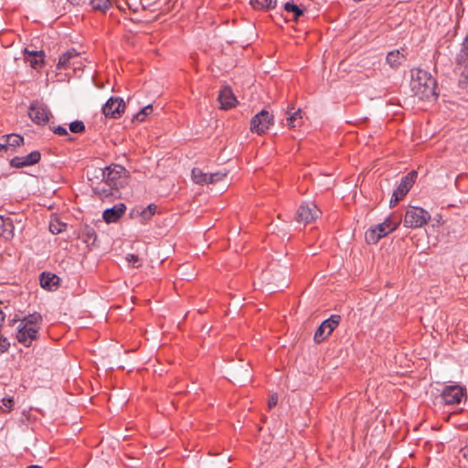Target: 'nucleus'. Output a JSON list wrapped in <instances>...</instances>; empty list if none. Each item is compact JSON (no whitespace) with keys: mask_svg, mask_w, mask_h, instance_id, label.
I'll use <instances>...</instances> for the list:
<instances>
[{"mask_svg":"<svg viewBox=\"0 0 468 468\" xmlns=\"http://www.w3.org/2000/svg\"><path fill=\"white\" fill-rule=\"evenodd\" d=\"M418 176V173L415 170L410 171L405 176H403L400 180V183L397 186V188L393 191L391 199H390V207L396 206L403 197L409 193L410 189L412 187Z\"/></svg>","mask_w":468,"mask_h":468,"instance_id":"6","label":"nucleus"},{"mask_svg":"<svg viewBox=\"0 0 468 468\" xmlns=\"http://www.w3.org/2000/svg\"><path fill=\"white\" fill-rule=\"evenodd\" d=\"M399 225V220L394 219L392 217H388L384 220V222L371 227L366 232V241L368 244H376L381 238L386 237L389 233L393 232Z\"/></svg>","mask_w":468,"mask_h":468,"instance_id":"4","label":"nucleus"},{"mask_svg":"<svg viewBox=\"0 0 468 468\" xmlns=\"http://www.w3.org/2000/svg\"><path fill=\"white\" fill-rule=\"evenodd\" d=\"M284 9L287 12L293 13V16H294L295 19H298L303 14V9H301L298 5H294L293 3H291V2H287L284 5Z\"/></svg>","mask_w":468,"mask_h":468,"instance_id":"28","label":"nucleus"},{"mask_svg":"<svg viewBox=\"0 0 468 468\" xmlns=\"http://www.w3.org/2000/svg\"><path fill=\"white\" fill-rule=\"evenodd\" d=\"M250 5L254 9H273L276 6V0H250Z\"/></svg>","mask_w":468,"mask_h":468,"instance_id":"24","label":"nucleus"},{"mask_svg":"<svg viewBox=\"0 0 468 468\" xmlns=\"http://www.w3.org/2000/svg\"><path fill=\"white\" fill-rule=\"evenodd\" d=\"M454 72L462 78L460 81L468 80V36L464 38L462 48L456 55Z\"/></svg>","mask_w":468,"mask_h":468,"instance_id":"9","label":"nucleus"},{"mask_svg":"<svg viewBox=\"0 0 468 468\" xmlns=\"http://www.w3.org/2000/svg\"><path fill=\"white\" fill-rule=\"evenodd\" d=\"M42 321V315L37 312L21 319L16 328L17 341L25 346H30L32 342L37 338Z\"/></svg>","mask_w":468,"mask_h":468,"instance_id":"3","label":"nucleus"},{"mask_svg":"<svg viewBox=\"0 0 468 468\" xmlns=\"http://www.w3.org/2000/svg\"><path fill=\"white\" fill-rule=\"evenodd\" d=\"M28 115L36 124L45 125L48 122L51 112L46 105L33 101L29 106Z\"/></svg>","mask_w":468,"mask_h":468,"instance_id":"11","label":"nucleus"},{"mask_svg":"<svg viewBox=\"0 0 468 468\" xmlns=\"http://www.w3.org/2000/svg\"><path fill=\"white\" fill-rule=\"evenodd\" d=\"M127 171L123 166L120 165H110L102 171V180L105 186H97L94 191L101 198L115 196L118 189L125 183Z\"/></svg>","mask_w":468,"mask_h":468,"instance_id":"1","label":"nucleus"},{"mask_svg":"<svg viewBox=\"0 0 468 468\" xmlns=\"http://www.w3.org/2000/svg\"><path fill=\"white\" fill-rule=\"evenodd\" d=\"M10 346V343L6 338L0 336V354L5 353L8 347Z\"/></svg>","mask_w":468,"mask_h":468,"instance_id":"35","label":"nucleus"},{"mask_svg":"<svg viewBox=\"0 0 468 468\" xmlns=\"http://www.w3.org/2000/svg\"><path fill=\"white\" fill-rule=\"evenodd\" d=\"M58 282V277L50 272H43L40 275V285L44 289L51 290Z\"/></svg>","mask_w":468,"mask_h":468,"instance_id":"20","label":"nucleus"},{"mask_svg":"<svg viewBox=\"0 0 468 468\" xmlns=\"http://www.w3.org/2000/svg\"><path fill=\"white\" fill-rule=\"evenodd\" d=\"M287 113L289 114V116L286 119L287 125L291 128H294V127L298 126L303 118L302 111L300 109H298L294 112H291L290 111H288Z\"/></svg>","mask_w":468,"mask_h":468,"instance_id":"25","label":"nucleus"},{"mask_svg":"<svg viewBox=\"0 0 468 468\" xmlns=\"http://www.w3.org/2000/svg\"><path fill=\"white\" fill-rule=\"evenodd\" d=\"M218 101L220 102V108L223 110H229L234 107L237 103V99L229 87H224L218 95Z\"/></svg>","mask_w":468,"mask_h":468,"instance_id":"18","label":"nucleus"},{"mask_svg":"<svg viewBox=\"0 0 468 468\" xmlns=\"http://www.w3.org/2000/svg\"><path fill=\"white\" fill-rule=\"evenodd\" d=\"M44 51H30L27 48L24 50V58L35 69H40L44 65Z\"/></svg>","mask_w":468,"mask_h":468,"instance_id":"16","label":"nucleus"},{"mask_svg":"<svg viewBox=\"0 0 468 468\" xmlns=\"http://www.w3.org/2000/svg\"><path fill=\"white\" fill-rule=\"evenodd\" d=\"M41 154L38 151H33L26 156H16L10 161V165L16 168H21L36 165L39 162Z\"/></svg>","mask_w":468,"mask_h":468,"instance_id":"14","label":"nucleus"},{"mask_svg":"<svg viewBox=\"0 0 468 468\" xmlns=\"http://www.w3.org/2000/svg\"><path fill=\"white\" fill-rule=\"evenodd\" d=\"M430 218L431 215L425 209L419 207H410L405 213L404 226L410 229L420 228L427 224Z\"/></svg>","mask_w":468,"mask_h":468,"instance_id":"5","label":"nucleus"},{"mask_svg":"<svg viewBox=\"0 0 468 468\" xmlns=\"http://www.w3.org/2000/svg\"><path fill=\"white\" fill-rule=\"evenodd\" d=\"M273 123V115L262 110L257 113L250 122V131L258 134L264 133Z\"/></svg>","mask_w":468,"mask_h":468,"instance_id":"10","label":"nucleus"},{"mask_svg":"<svg viewBox=\"0 0 468 468\" xmlns=\"http://www.w3.org/2000/svg\"><path fill=\"white\" fill-rule=\"evenodd\" d=\"M406 60V55L403 53V49H396L388 53L386 57L387 63L392 69H398Z\"/></svg>","mask_w":468,"mask_h":468,"instance_id":"19","label":"nucleus"},{"mask_svg":"<svg viewBox=\"0 0 468 468\" xmlns=\"http://www.w3.org/2000/svg\"><path fill=\"white\" fill-rule=\"evenodd\" d=\"M64 227H65V225L60 224L58 221L50 222L49 230L53 234H58V233L62 232Z\"/></svg>","mask_w":468,"mask_h":468,"instance_id":"33","label":"nucleus"},{"mask_svg":"<svg viewBox=\"0 0 468 468\" xmlns=\"http://www.w3.org/2000/svg\"><path fill=\"white\" fill-rule=\"evenodd\" d=\"M156 211V206L154 204H150L147 207H145L142 212L141 216L144 219H149L152 216L154 215Z\"/></svg>","mask_w":468,"mask_h":468,"instance_id":"31","label":"nucleus"},{"mask_svg":"<svg viewBox=\"0 0 468 468\" xmlns=\"http://www.w3.org/2000/svg\"><path fill=\"white\" fill-rule=\"evenodd\" d=\"M12 228V221L9 218L5 219L3 217H0V236L5 239H10L13 236Z\"/></svg>","mask_w":468,"mask_h":468,"instance_id":"22","label":"nucleus"},{"mask_svg":"<svg viewBox=\"0 0 468 468\" xmlns=\"http://www.w3.org/2000/svg\"><path fill=\"white\" fill-rule=\"evenodd\" d=\"M340 320L341 316L338 314H333L328 319L324 320L316 329L314 341L316 344L324 342L338 326Z\"/></svg>","mask_w":468,"mask_h":468,"instance_id":"8","label":"nucleus"},{"mask_svg":"<svg viewBox=\"0 0 468 468\" xmlns=\"http://www.w3.org/2000/svg\"><path fill=\"white\" fill-rule=\"evenodd\" d=\"M411 90L414 95L422 101L436 100V81L431 74L420 69L411 70Z\"/></svg>","mask_w":468,"mask_h":468,"instance_id":"2","label":"nucleus"},{"mask_svg":"<svg viewBox=\"0 0 468 468\" xmlns=\"http://www.w3.org/2000/svg\"><path fill=\"white\" fill-rule=\"evenodd\" d=\"M90 5L94 10L105 12L112 5V0H90Z\"/></svg>","mask_w":468,"mask_h":468,"instance_id":"26","label":"nucleus"},{"mask_svg":"<svg viewBox=\"0 0 468 468\" xmlns=\"http://www.w3.org/2000/svg\"><path fill=\"white\" fill-rule=\"evenodd\" d=\"M125 210V205L123 203H119L114 205L112 207L105 209L102 214V218L107 223H113L124 214Z\"/></svg>","mask_w":468,"mask_h":468,"instance_id":"17","label":"nucleus"},{"mask_svg":"<svg viewBox=\"0 0 468 468\" xmlns=\"http://www.w3.org/2000/svg\"><path fill=\"white\" fill-rule=\"evenodd\" d=\"M27 468H42V467H40L38 465H30V466L27 467Z\"/></svg>","mask_w":468,"mask_h":468,"instance_id":"40","label":"nucleus"},{"mask_svg":"<svg viewBox=\"0 0 468 468\" xmlns=\"http://www.w3.org/2000/svg\"><path fill=\"white\" fill-rule=\"evenodd\" d=\"M15 405L14 399L12 397L3 398L2 399V406H0V410L3 412H10Z\"/></svg>","mask_w":468,"mask_h":468,"instance_id":"29","label":"nucleus"},{"mask_svg":"<svg viewBox=\"0 0 468 468\" xmlns=\"http://www.w3.org/2000/svg\"><path fill=\"white\" fill-rule=\"evenodd\" d=\"M2 141H5L4 144L6 149L8 146L16 147L23 144L24 138L17 134H9L2 136Z\"/></svg>","mask_w":468,"mask_h":468,"instance_id":"23","label":"nucleus"},{"mask_svg":"<svg viewBox=\"0 0 468 468\" xmlns=\"http://www.w3.org/2000/svg\"><path fill=\"white\" fill-rule=\"evenodd\" d=\"M320 213V210L314 204L305 203L299 207L295 219L300 223L308 224L316 219Z\"/></svg>","mask_w":468,"mask_h":468,"instance_id":"13","label":"nucleus"},{"mask_svg":"<svg viewBox=\"0 0 468 468\" xmlns=\"http://www.w3.org/2000/svg\"><path fill=\"white\" fill-rule=\"evenodd\" d=\"M153 112V106L151 104L144 107L137 114L134 115L133 121L142 122L145 117Z\"/></svg>","mask_w":468,"mask_h":468,"instance_id":"27","label":"nucleus"},{"mask_svg":"<svg viewBox=\"0 0 468 468\" xmlns=\"http://www.w3.org/2000/svg\"><path fill=\"white\" fill-rule=\"evenodd\" d=\"M441 398L445 405H458L466 398V388L457 384L445 386L441 393Z\"/></svg>","mask_w":468,"mask_h":468,"instance_id":"7","label":"nucleus"},{"mask_svg":"<svg viewBox=\"0 0 468 468\" xmlns=\"http://www.w3.org/2000/svg\"><path fill=\"white\" fill-rule=\"evenodd\" d=\"M69 130L74 133H81L85 131V124L82 121H74L69 123Z\"/></svg>","mask_w":468,"mask_h":468,"instance_id":"30","label":"nucleus"},{"mask_svg":"<svg viewBox=\"0 0 468 468\" xmlns=\"http://www.w3.org/2000/svg\"><path fill=\"white\" fill-rule=\"evenodd\" d=\"M127 261L132 264L133 267H139L140 266V259L135 254H128L126 257Z\"/></svg>","mask_w":468,"mask_h":468,"instance_id":"34","label":"nucleus"},{"mask_svg":"<svg viewBox=\"0 0 468 468\" xmlns=\"http://www.w3.org/2000/svg\"><path fill=\"white\" fill-rule=\"evenodd\" d=\"M192 179L196 184L205 185L209 184V174L204 173L200 168L195 167L192 169Z\"/></svg>","mask_w":468,"mask_h":468,"instance_id":"21","label":"nucleus"},{"mask_svg":"<svg viewBox=\"0 0 468 468\" xmlns=\"http://www.w3.org/2000/svg\"><path fill=\"white\" fill-rule=\"evenodd\" d=\"M5 141H2V137L0 138V151L3 149H5V144H4Z\"/></svg>","mask_w":468,"mask_h":468,"instance_id":"39","label":"nucleus"},{"mask_svg":"<svg viewBox=\"0 0 468 468\" xmlns=\"http://www.w3.org/2000/svg\"><path fill=\"white\" fill-rule=\"evenodd\" d=\"M125 110V103L120 97H111L102 107L103 114L108 118L118 119Z\"/></svg>","mask_w":468,"mask_h":468,"instance_id":"12","label":"nucleus"},{"mask_svg":"<svg viewBox=\"0 0 468 468\" xmlns=\"http://www.w3.org/2000/svg\"><path fill=\"white\" fill-rule=\"evenodd\" d=\"M278 403V396L276 394H272L268 400V407L269 409H272L275 407Z\"/></svg>","mask_w":468,"mask_h":468,"instance_id":"37","label":"nucleus"},{"mask_svg":"<svg viewBox=\"0 0 468 468\" xmlns=\"http://www.w3.org/2000/svg\"><path fill=\"white\" fill-rule=\"evenodd\" d=\"M227 172H216L209 174V184H213L218 181H221L224 177H226Z\"/></svg>","mask_w":468,"mask_h":468,"instance_id":"32","label":"nucleus"},{"mask_svg":"<svg viewBox=\"0 0 468 468\" xmlns=\"http://www.w3.org/2000/svg\"><path fill=\"white\" fill-rule=\"evenodd\" d=\"M52 131L55 134H58V135H67L68 134V131L65 127L63 126H55L52 128Z\"/></svg>","mask_w":468,"mask_h":468,"instance_id":"36","label":"nucleus"},{"mask_svg":"<svg viewBox=\"0 0 468 468\" xmlns=\"http://www.w3.org/2000/svg\"><path fill=\"white\" fill-rule=\"evenodd\" d=\"M461 453L463 458L468 463V446L463 448Z\"/></svg>","mask_w":468,"mask_h":468,"instance_id":"38","label":"nucleus"},{"mask_svg":"<svg viewBox=\"0 0 468 468\" xmlns=\"http://www.w3.org/2000/svg\"><path fill=\"white\" fill-rule=\"evenodd\" d=\"M80 58V54L75 49L68 50L63 53L57 64L58 69H64L68 68L77 69V59Z\"/></svg>","mask_w":468,"mask_h":468,"instance_id":"15","label":"nucleus"}]
</instances>
